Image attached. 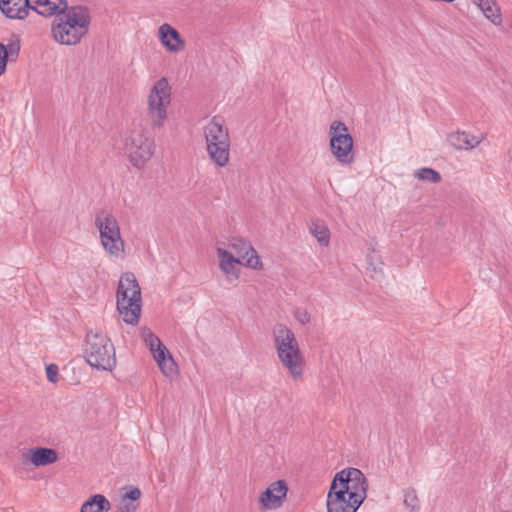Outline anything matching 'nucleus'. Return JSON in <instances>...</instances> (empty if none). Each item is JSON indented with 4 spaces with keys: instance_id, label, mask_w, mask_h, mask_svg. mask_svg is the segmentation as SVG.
Instances as JSON below:
<instances>
[{
    "instance_id": "obj_1",
    "label": "nucleus",
    "mask_w": 512,
    "mask_h": 512,
    "mask_svg": "<svg viewBox=\"0 0 512 512\" xmlns=\"http://www.w3.org/2000/svg\"><path fill=\"white\" fill-rule=\"evenodd\" d=\"M91 22L87 7L77 5L67 7L52 24V35L62 45H76L87 34Z\"/></svg>"
},
{
    "instance_id": "obj_2",
    "label": "nucleus",
    "mask_w": 512,
    "mask_h": 512,
    "mask_svg": "<svg viewBox=\"0 0 512 512\" xmlns=\"http://www.w3.org/2000/svg\"><path fill=\"white\" fill-rule=\"evenodd\" d=\"M272 337L277 357L294 381H300L305 370V359L294 332L284 324H276Z\"/></svg>"
},
{
    "instance_id": "obj_3",
    "label": "nucleus",
    "mask_w": 512,
    "mask_h": 512,
    "mask_svg": "<svg viewBox=\"0 0 512 512\" xmlns=\"http://www.w3.org/2000/svg\"><path fill=\"white\" fill-rule=\"evenodd\" d=\"M206 151L213 163L225 167L230 160V135L225 121L220 116L212 117L203 127Z\"/></svg>"
},
{
    "instance_id": "obj_4",
    "label": "nucleus",
    "mask_w": 512,
    "mask_h": 512,
    "mask_svg": "<svg viewBox=\"0 0 512 512\" xmlns=\"http://www.w3.org/2000/svg\"><path fill=\"white\" fill-rule=\"evenodd\" d=\"M117 310L124 322L136 325L141 314V289L133 273L121 276L117 288Z\"/></svg>"
},
{
    "instance_id": "obj_5",
    "label": "nucleus",
    "mask_w": 512,
    "mask_h": 512,
    "mask_svg": "<svg viewBox=\"0 0 512 512\" xmlns=\"http://www.w3.org/2000/svg\"><path fill=\"white\" fill-rule=\"evenodd\" d=\"M84 356L87 363L98 370L112 371L116 366L115 348L111 340L100 332H88Z\"/></svg>"
},
{
    "instance_id": "obj_6",
    "label": "nucleus",
    "mask_w": 512,
    "mask_h": 512,
    "mask_svg": "<svg viewBox=\"0 0 512 512\" xmlns=\"http://www.w3.org/2000/svg\"><path fill=\"white\" fill-rule=\"evenodd\" d=\"M94 224L99 231L100 242L104 250L112 257L123 254L125 243L121 237L116 217L109 211L100 210L95 215Z\"/></svg>"
},
{
    "instance_id": "obj_7",
    "label": "nucleus",
    "mask_w": 512,
    "mask_h": 512,
    "mask_svg": "<svg viewBox=\"0 0 512 512\" xmlns=\"http://www.w3.org/2000/svg\"><path fill=\"white\" fill-rule=\"evenodd\" d=\"M154 149L152 135L142 126L135 127L125 139V151L136 168L143 167L151 159Z\"/></svg>"
},
{
    "instance_id": "obj_8",
    "label": "nucleus",
    "mask_w": 512,
    "mask_h": 512,
    "mask_svg": "<svg viewBox=\"0 0 512 512\" xmlns=\"http://www.w3.org/2000/svg\"><path fill=\"white\" fill-rule=\"evenodd\" d=\"M170 102L171 86L167 78L162 77L155 82L148 97V115L154 129L163 126Z\"/></svg>"
},
{
    "instance_id": "obj_9",
    "label": "nucleus",
    "mask_w": 512,
    "mask_h": 512,
    "mask_svg": "<svg viewBox=\"0 0 512 512\" xmlns=\"http://www.w3.org/2000/svg\"><path fill=\"white\" fill-rule=\"evenodd\" d=\"M336 484L337 491H343L348 497L364 501L367 497L368 480L357 468H345L337 472L331 482Z\"/></svg>"
},
{
    "instance_id": "obj_10",
    "label": "nucleus",
    "mask_w": 512,
    "mask_h": 512,
    "mask_svg": "<svg viewBox=\"0 0 512 512\" xmlns=\"http://www.w3.org/2000/svg\"><path fill=\"white\" fill-rule=\"evenodd\" d=\"M330 150L334 157L342 165L351 164L354 161L353 138L348 127L341 121H334L329 127Z\"/></svg>"
},
{
    "instance_id": "obj_11",
    "label": "nucleus",
    "mask_w": 512,
    "mask_h": 512,
    "mask_svg": "<svg viewBox=\"0 0 512 512\" xmlns=\"http://www.w3.org/2000/svg\"><path fill=\"white\" fill-rule=\"evenodd\" d=\"M144 340L146 345L149 347L156 360L159 368L165 376H171L176 374L177 365L173 360L168 349L163 345L161 340L152 332L144 334Z\"/></svg>"
},
{
    "instance_id": "obj_12",
    "label": "nucleus",
    "mask_w": 512,
    "mask_h": 512,
    "mask_svg": "<svg viewBox=\"0 0 512 512\" xmlns=\"http://www.w3.org/2000/svg\"><path fill=\"white\" fill-rule=\"evenodd\" d=\"M364 501L348 497L343 491L336 490V484H331L327 494L328 512H356Z\"/></svg>"
},
{
    "instance_id": "obj_13",
    "label": "nucleus",
    "mask_w": 512,
    "mask_h": 512,
    "mask_svg": "<svg viewBox=\"0 0 512 512\" xmlns=\"http://www.w3.org/2000/svg\"><path fill=\"white\" fill-rule=\"evenodd\" d=\"M228 246L239 256L238 258L246 267L255 270L262 268L260 257L250 242L240 237H231L228 240Z\"/></svg>"
},
{
    "instance_id": "obj_14",
    "label": "nucleus",
    "mask_w": 512,
    "mask_h": 512,
    "mask_svg": "<svg viewBox=\"0 0 512 512\" xmlns=\"http://www.w3.org/2000/svg\"><path fill=\"white\" fill-rule=\"evenodd\" d=\"M287 491L288 487L284 480L275 481L261 493L259 502L265 509H277L283 505Z\"/></svg>"
},
{
    "instance_id": "obj_15",
    "label": "nucleus",
    "mask_w": 512,
    "mask_h": 512,
    "mask_svg": "<svg viewBox=\"0 0 512 512\" xmlns=\"http://www.w3.org/2000/svg\"><path fill=\"white\" fill-rule=\"evenodd\" d=\"M67 7V0H30V9L45 17H58Z\"/></svg>"
},
{
    "instance_id": "obj_16",
    "label": "nucleus",
    "mask_w": 512,
    "mask_h": 512,
    "mask_svg": "<svg viewBox=\"0 0 512 512\" xmlns=\"http://www.w3.org/2000/svg\"><path fill=\"white\" fill-rule=\"evenodd\" d=\"M161 43L170 52H179L184 50L185 41L181 38L179 32L171 25L164 23L158 29Z\"/></svg>"
},
{
    "instance_id": "obj_17",
    "label": "nucleus",
    "mask_w": 512,
    "mask_h": 512,
    "mask_svg": "<svg viewBox=\"0 0 512 512\" xmlns=\"http://www.w3.org/2000/svg\"><path fill=\"white\" fill-rule=\"evenodd\" d=\"M0 10L11 19H24L30 10V0H0Z\"/></svg>"
},
{
    "instance_id": "obj_18",
    "label": "nucleus",
    "mask_w": 512,
    "mask_h": 512,
    "mask_svg": "<svg viewBox=\"0 0 512 512\" xmlns=\"http://www.w3.org/2000/svg\"><path fill=\"white\" fill-rule=\"evenodd\" d=\"M219 258V266L228 279H238L239 269L237 265L243 264L240 258H236L233 254L223 248H217Z\"/></svg>"
},
{
    "instance_id": "obj_19",
    "label": "nucleus",
    "mask_w": 512,
    "mask_h": 512,
    "mask_svg": "<svg viewBox=\"0 0 512 512\" xmlns=\"http://www.w3.org/2000/svg\"><path fill=\"white\" fill-rule=\"evenodd\" d=\"M29 461L36 467L53 464L58 460V454L54 449L38 447L28 451Z\"/></svg>"
},
{
    "instance_id": "obj_20",
    "label": "nucleus",
    "mask_w": 512,
    "mask_h": 512,
    "mask_svg": "<svg viewBox=\"0 0 512 512\" xmlns=\"http://www.w3.org/2000/svg\"><path fill=\"white\" fill-rule=\"evenodd\" d=\"M449 143L458 150L472 149L480 143V140L465 132H455L448 136Z\"/></svg>"
},
{
    "instance_id": "obj_21",
    "label": "nucleus",
    "mask_w": 512,
    "mask_h": 512,
    "mask_svg": "<svg viewBox=\"0 0 512 512\" xmlns=\"http://www.w3.org/2000/svg\"><path fill=\"white\" fill-rule=\"evenodd\" d=\"M480 10L483 12L485 17L489 19L493 24H501L502 18L500 9L494 0H472Z\"/></svg>"
},
{
    "instance_id": "obj_22",
    "label": "nucleus",
    "mask_w": 512,
    "mask_h": 512,
    "mask_svg": "<svg viewBox=\"0 0 512 512\" xmlns=\"http://www.w3.org/2000/svg\"><path fill=\"white\" fill-rule=\"evenodd\" d=\"M110 508V502L105 496L95 494L82 505L80 512H107Z\"/></svg>"
},
{
    "instance_id": "obj_23",
    "label": "nucleus",
    "mask_w": 512,
    "mask_h": 512,
    "mask_svg": "<svg viewBox=\"0 0 512 512\" xmlns=\"http://www.w3.org/2000/svg\"><path fill=\"white\" fill-rule=\"evenodd\" d=\"M309 231L317 239L320 245H329L330 231L323 221L319 219L313 220L309 226Z\"/></svg>"
},
{
    "instance_id": "obj_24",
    "label": "nucleus",
    "mask_w": 512,
    "mask_h": 512,
    "mask_svg": "<svg viewBox=\"0 0 512 512\" xmlns=\"http://www.w3.org/2000/svg\"><path fill=\"white\" fill-rule=\"evenodd\" d=\"M414 176L420 180L431 183H439L441 181L440 173L432 168H421L416 170L414 172Z\"/></svg>"
},
{
    "instance_id": "obj_25",
    "label": "nucleus",
    "mask_w": 512,
    "mask_h": 512,
    "mask_svg": "<svg viewBox=\"0 0 512 512\" xmlns=\"http://www.w3.org/2000/svg\"><path fill=\"white\" fill-rule=\"evenodd\" d=\"M404 504L410 509V512H418L419 500L417 493L414 489L405 491Z\"/></svg>"
},
{
    "instance_id": "obj_26",
    "label": "nucleus",
    "mask_w": 512,
    "mask_h": 512,
    "mask_svg": "<svg viewBox=\"0 0 512 512\" xmlns=\"http://www.w3.org/2000/svg\"><path fill=\"white\" fill-rule=\"evenodd\" d=\"M138 508V504L126 500L125 498H120L119 504L117 505L116 511L117 512H136Z\"/></svg>"
},
{
    "instance_id": "obj_27",
    "label": "nucleus",
    "mask_w": 512,
    "mask_h": 512,
    "mask_svg": "<svg viewBox=\"0 0 512 512\" xmlns=\"http://www.w3.org/2000/svg\"><path fill=\"white\" fill-rule=\"evenodd\" d=\"M124 490L125 492L121 495V497L125 498L126 500L136 503V501L141 497V491L138 487L128 486L125 487Z\"/></svg>"
},
{
    "instance_id": "obj_28",
    "label": "nucleus",
    "mask_w": 512,
    "mask_h": 512,
    "mask_svg": "<svg viewBox=\"0 0 512 512\" xmlns=\"http://www.w3.org/2000/svg\"><path fill=\"white\" fill-rule=\"evenodd\" d=\"M5 54L7 55V61L14 60L19 55L20 45L19 42H10L8 45H4Z\"/></svg>"
},
{
    "instance_id": "obj_29",
    "label": "nucleus",
    "mask_w": 512,
    "mask_h": 512,
    "mask_svg": "<svg viewBox=\"0 0 512 512\" xmlns=\"http://www.w3.org/2000/svg\"><path fill=\"white\" fill-rule=\"evenodd\" d=\"M58 373H59V369H58L57 365L50 364L47 366L46 375H47V379L50 382L56 383L58 381Z\"/></svg>"
},
{
    "instance_id": "obj_30",
    "label": "nucleus",
    "mask_w": 512,
    "mask_h": 512,
    "mask_svg": "<svg viewBox=\"0 0 512 512\" xmlns=\"http://www.w3.org/2000/svg\"><path fill=\"white\" fill-rule=\"evenodd\" d=\"M294 316L301 324H306L310 321V314L305 309H296Z\"/></svg>"
},
{
    "instance_id": "obj_31",
    "label": "nucleus",
    "mask_w": 512,
    "mask_h": 512,
    "mask_svg": "<svg viewBox=\"0 0 512 512\" xmlns=\"http://www.w3.org/2000/svg\"><path fill=\"white\" fill-rule=\"evenodd\" d=\"M7 67V55L5 54L4 44L0 42V76L5 72Z\"/></svg>"
},
{
    "instance_id": "obj_32",
    "label": "nucleus",
    "mask_w": 512,
    "mask_h": 512,
    "mask_svg": "<svg viewBox=\"0 0 512 512\" xmlns=\"http://www.w3.org/2000/svg\"><path fill=\"white\" fill-rule=\"evenodd\" d=\"M501 512H508V511H501Z\"/></svg>"
}]
</instances>
